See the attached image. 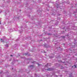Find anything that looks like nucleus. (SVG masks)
<instances>
[{
  "mask_svg": "<svg viewBox=\"0 0 77 77\" xmlns=\"http://www.w3.org/2000/svg\"><path fill=\"white\" fill-rule=\"evenodd\" d=\"M72 68H77V67L76 66L74 65L72 66Z\"/></svg>",
  "mask_w": 77,
  "mask_h": 77,
  "instance_id": "nucleus-1",
  "label": "nucleus"
},
{
  "mask_svg": "<svg viewBox=\"0 0 77 77\" xmlns=\"http://www.w3.org/2000/svg\"><path fill=\"white\" fill-rule=\"evenodd\" d=\"M47 70H48V71H51V69L50 68H49L47 69Z\"/></svg>",
  "mask_w": 77,
  "mask_h": 77,
  "instance_id": "nucleus-2",
  "label": "nucleus"
},
{
  "mask_svg": "<svg viewBox=\"0 0 77 77\" xmlns=\"http://www.w3.org/2000/svg\"><path fill=\"white\" fill-rule=\"evenodd\" d=\"M2 42H4V41L3 40H1Z\"/></svg>",
  "mask_w": 77,
  "mask_h": 77,
  "instance_id": "nucleus-3",
  "label": "nucleus"
},
{
  "mask_svg": "<svg viewBox=\"0 0 77 77\" xmlns=\"http://www.w3.org/2000/svg\"><path fill=\"white\" fill-rule=\"evenodd\" d=\"M38 66H39L40 65L39 64V63H38Z\"/></svg>",
  "mask_w": 77,
  "mask_h": 77,
  "instance_id": "nucleus-4",
  "label": "nucleus"
},
{
  "mask_svg": "<svg viewBox=\"0 0 77 77\" xmlns=\"http://www.w3.org/2000/svg\"><path fill=\"white\" fill-rule=\"evenodd\" d=\"M27 54H25V56H26V55H27Z\"/></svg>",
  "mask_w": 77,
  "mask_h": 77,
  "instance_id": "nucleus-5",
  "label": "nucleus"
},
{
  "mask_svg": "<svg viewBox=\"0 0 77 77\" xmlns=\"http://www.w3.org/2000/svg\"><path fill=\"white\" fill-rule=\"evenodd\" d=\"M33 62H35V61H34V62H32V63H33Z\"/></svg>",
  "mask_w": 77,
  "mask_h": 77,
  "instance_id": "nucleus-6",
  "label": "nucleus"
},
{
  "mask_svg": "<svg viewBox=\"0 0 77 77\" xmlns=\"http://www.w3.org/2000/svg\"><path fill=\"white\" fill-rule=\"evenodd\" d=\"M11 56H13L12 55H11Z\"/></svg>",
  "mask_w": 77,
  "mask_h": 77,
  "instance_id": "nucleus-7",
  "label": "nucleus"
},
{
  "mask_svg": "<svg viewBox=\"0 0 77 77\" xmlns=\"http://www.w3.org/2000/svg\"><path fill=\"white\" fill-rule=\"evenodd\" d=\"M48 35H50V34H48Z\"/></svg>",
  "mask_w": 77,
  "mask_h": 77,
  "instance_id": "nucleus-8",
  "label": "nucleus"
},
{
  "mask_svg": "<svg viewBox=\"0 0 77 77\" xmlns=\"http://www.w3.org/2000/svg\"><path fill=\"white\" fill-rule=\"evenodd\" d=\"M1 40H2V38L1 39Z\"/></svg>",
  "mask_w": 77,
  "mask_h": 77,
  "instance_id": "nucleus-9",
  "label": "nucleus"
},
{
  "mask_svg": "<svg viewBox=\"0 0 77 77\" xmlns=\"http://www.w3.org/2000/svg\"><path fill=\"white\" fill-rule=\"evenodd\" d=\"M71 75H72V73H71Z\"/></svg>",
  "mask_w": 77,
  "mask_h": 77,
  "instance_id": "nucleus-10",
  "label": "nucleus"
},
{
  "mask_svg": "<svg viewBox=\"0 0 77 77\" xmlns=\"http://www.w3.org/2000/svg\"><path fill=\"white\" fill-rule=\"evenodd\" d=\"M0 24H1V23L0 22Z\"/></svg>",
  "mask_w": 77,
  "mask_h": 77,
  "instance_id": "nucleus-11",
  "label": "nucleus"
}]
</instances>
